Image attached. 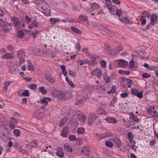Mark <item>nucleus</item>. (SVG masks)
Listing matches in <instances>:
<instances>
[{
  "instance_id": "nucleus-1",
  "label": "nucleus",
  "mask_w": 158,
  "mask_h": 158,
  "mask_svg": "<svg viewBox=\"0 0 158 158\" xmlns=\"http://www.w3.org/2000/svg\"><path fill=\"white\" fill-rule=\"evenodd\" d=\"M11 20L13 22V26L17 29H20L22 26L24 27L25 24L22 23L20 21L19 19L15 17H12Z\"/></svg>"
},
{
  "instance_id": "nucleus-2",
  "label": "nucleus",
  "mask_w": 158,
  "mask_h": 158,
  "mask_svg": "<svg viewBox=\"0 0 158 158\" xmlns=\"http://www.w3.org/2000/svg\"><path fill=\"white\" fill-rule=\"evenodd\" d=\"M148 112L155 118H158V113L156 111L154 106H149L147 109Z\"/></svg>"
},
{
  "instance_id": "nucleus-3",
  "label": "nucleus",
  "mask_w": 158,
  "mask_h": 158,
  "mask_svg": "<svg viewBox=\"0 0 158 158\" xmlns=\"http://www.w3.org/2000/svg\"><path fill=\"white\" fill-rule=\"evenodd\" d=\"M70 113H71L73 115V118H78L79 119L82 114V112L79 110L73 111L70 110H69L66 112V115H70Z\"/></svg>"
},
{
  "instance_id": "nucleus-4",
  "label": "nucleus",
  "mask_w": 158,
  "mask_h": 158,
  "mask_svg": "<svg viewBox=\"0 0 158 158\" xmlns=\"http://www.w3.org/2000/svg\"><path fill=\"white\" fill-rule=\"evenodd\" d=\"M17 55L21 64H23L24 61L25 55L24 52L23 50H19L17 52Z\"/></svg>"
},
{
  "instance_id": "nucleus-5",
  "label": "nucleus",
  "mask_w": 158,
  "mask_h": 158,
  "mask_svg": "<svg viewBox=\"0 0 158 158\" xmlns=\"http://www.w3.org/2000/svg\"><path fill=\"white\" fill-rule=\"evenodd\" d=\"M45 76L46 79L51 83H53L55 81V78L52 77L49 71L47 70L45 71Z\"/></svg>"
},
{
  "instance_id": "nucleus-6",
  "label": "nucleus",
  "mask_w": 158,
  "mask_h": 158,
  "mask_svg": "<svg viewBox=\"0 0 158 158\" xmlns=\"http://www.w3.org/2000/svg\"><path fill=\"white\" fill-rule=\"evenodd\" d=\"M118 65L121 68H125L128 66V62L123 60H120L118 61Z\"/></svg>"
},
{
  "instance_id": "nucleus-7",
  "label": "nucleus",
  "mask_w": 158,
  "mask_h": 158,
  "mask_svg": "<svg viewBox=\"0 0 158 158\" xmlns=\"http://www.w3.org/2000/svg\"><path fill=\"white\" fill-rule=\"evenodd\" d=\"M97 118V117L95 115L89 114L88 118V122L89 125H91Z\"/></svg>"
},
{
  "instance_id": "nucleus-8",
  "label": "nucleus",
  "mask_w": 158,
  "mask_h": 158,
  "mask_svg": "<svg viewBox=\"0 0 158 158\" xmlns=\"http://www.w3.org/2000/svg\"><path fill=\"white\" fill-rule=\"evenodd\" d=\"M91 74L93 75H95L99 77L102 76V71L99 69H96L93 70Z\"/></svg>"
},
{
  "instance_id": "nucleus-9",
  "label": "nucleus",
  "mask_w": 158,
  "mask_h": 158,
  "mask_svg": "<svg viewBox=\"0 0 158 158\" xmlns=\"http://www.w3.org/2000/svg\"><path fill=\"white\" fill-rule=\"evenodd\" d=\"M51 98L49 97H45L41 100V104L42 105L46 106L48 104V102L50 101Z\"/></svg>"
},
{
  "instance_id": "nucleus-10",
  "label": "nucleus",
  "mask_w": 158,
  "mask_h": 158,
  "mask_svg": "<svg viewBox=\"0 0 158 158\" xmlns=\"http://www.w3.org/2000/svg\"><path fill=\"white\" fill-rule=\"evenodd\" d=\"M111 3V1L109 0V11L112 15H115L116 13L117 7L115 6H110V3Z\"/></svg>"
},
{
  "instance_id": "nucleus-11",
  "label": "nucleus",
  "mask_w": 158,
  "mask_h": 158,
  "mask_svg": "<svg viewBox=\"0 0 158 158\" xmlns=\"http://www.w3.org/2000/svg\"><path fill=\"white\" fill-rule=\"evenodd\" d=\"M111 141L118 147H120L121 146V140L119 139L115 138L111 139Z\"/></svg>"
},
{
  "instance_id": "nucleus-12",
  "label": "nucleus",
  "mask_w": 158,
  "mask_h": 158,
  "mask_svg": "<svg viewBox=\"0 0 158 158\" xmlns=\"http://www.w3.org/2000/svg\"><path fill=\"white\" fill-rule=\"evenodd\" d=\"M96 89L99 92H106L108 89L107 87H106V85L97 86Z\"/></svg>"
},
{
  "instance_id": "nucleus-13",
  "label": "nucleus",
  "mask_w": 158,
  "mask_h": 158,
  "mask_svg": "<svg viewBox=\"0 0 158 158\" xmlns=\"http://www.w3.org/2000/svg\"><path fill=\"white\" fill-rule=\"evenodd\" d=\"M69 133L68 129L66 127H64L61 132V136L64 137L66 138Z\"/></svg>"
},
{
  "instance_id": "nucleus-14",
  "label": "nucleus",
  "mask_w": 158,
  "mask_h": 158,
  "mask_svg": "<svg viewBox=\"0 0 158 158\" xmlns=\"http://www.w3.org/2000/svg\"><path fill=\"white\" fill-rule=\"evenodd\" d=\"M14 57V56L12 54L7 53L2 56V59H11Z\"/></svg>"
},
{
  "instance_id": "nucleus-15",
  "label": "nucleus",
  "mask_w": 158,
  "mask_h": 158,
  "mask_svg": "<svg viewBox=\"0 0 158 158\" xmlns=\"http://www.w3.org/2000/svg\"><path fill=\"white\" fill-rule=\"evenodd\" d=\"M96 135L98 136V138L100 139H105L109 136L108 133H105L103 134H97Z\"/></svg>"
},
{
  "instance_id": "nucleus-16",
  "label": "nucleus",
  "mask_w": 158,
  "mask_h": 158,
  "mask_svg": "<svg viewBox=\"0 0 158 158\" xmlns=\"http://www.w3.org/2000/svg\"><path fill=\"white\" fill-rule=\"evenodd\" d=\"M157 17L156 15H152L151 19L150 22L151 24L152 25H154L155 24V22L157 21Z\"/></svg>"
},
{
  "instance_id": "nucleus-17",
  "label": "nucleus",
  "mask_w": 158,
  "mask_h": 158,
  "mask_svg": "<svg viewBox=\"0 0 158 158\" xmlns=\"http://www.w3.org/2000/svg\"><path fill=\"white\" fill-rule=\"evenodd\" d=\"M129 115L130 119L133 120L136 122L139 123L140 122L139 120L137 118V116H135L132 113H130Z\"/></svg>"
},
{
  "instance_id": "nucleus-18",
  "label": "nucleus",
  "mask_w": 158,
  "mask_h": 158,
  "mask_svg": "<svg viewBox=\"0 0 158 158\" xmlns=\"http://www.w3.org/2000/svg\"><path fill=\"white\" fill-rule=\"evenodd\" d=\"M82 153L85 156H88L89 154V151L88 148L87 147H83L82 149Z\"/></svg>"
},
{
  "instance_id": "nucleus-19",
  "label": "nucleus",
  "mask_w": 158,
  "mask_h": 158,
  "mask_svg": "<svg viewBox=\"0 0 158 158\" xmlns=\"http://www.w3.org/2000/svg\"><path fill=\"white\" fill-rule=\"evenodd\" d=\"M38 26L37 22L35 20H34L32 22L31 24L28 26V28L29 29H31L34 27H36Z\"/></svg>"
},
{
  "instance_id": "nucleus-20",
  "label": "nucleus",
  "mask_w": 158,
  "mask_h": 158,
  "mask_svg": "<svg viewBox=\"0 0 158 158\" xmlns=\"http://www.w3.org/2000/svg\"><path fill=\"white\" fill-rule=\"evenodd\" d=\"M56 154L57 156H59L60 158L63 157L64 156L62 150L60 148H57Z\"/></svg>"
},
{
  "instance_id": "nucleus-21",
  "label": "nucleus",
  "mask_w": 158,
  "mask_h": 158,
  "mask_svg": "<svg viewBox=\"0 0 158 158\" xmlns=\"http://www.w3.org/2000/svg\"><path fill=\"white\" fill-rule=\"evenodd\" d=\"M99 7V6L98 5L97 3L94 2L91 4L90 10L91 11H93L94 10L98 9Z\"/></svg>"
},
{
  "instance_id": "nucleus-22",
  "label": "nucleus",
  "mask_w": 158,
  "mask_h": 158,
  "mask_svg": "<svg viewBox=\"0 0 158 158\" xmlns=\"http://www.w3.org/2000/svg\"><path fill=\"white\" fill-rule=\"evenodd\" d=\"M127 137L130 142L132 143L133 141L134 135L131 132H129L127 134Z\"/></svg>"
},
{
  "instance_id": "nucleus-23",
  "label": "nucleus",
  "mask_w": 158,
  "mask_h": 158,
  "mask_svg": "<svg viewBox=\"0 0 158 158\" xmlns=\"http://www.w3.org/2000/svg\"><path fill=\"white\" fill-rule=\"evenodd\" d=\"M119 19L120 21L126 24H129V19L126 17H119Z\"/></svg>"
},
{
  "instance_id": "nucleus-24",
  "label": "nucleus",
  "mask_w": 158,
  "mask_h": 158,
  "mask_svg": "<svg viewBox=\"0 0 158 158\" xmlns=\"http://www.w3.org/2000/svg\"><path fill=\"white\" fill-rule=\"evenodd\" d=\"M50 21L52 24L53 25L55 23L60 21V20L57 18H51L50 19Z\"/></svg>"
},
{
  "instance_id": "nucleus-25",
  "label": "nucleus",
  "mask_w": 158,
  "mask_h": 158,
  "mask_svg": "<svg viewBox=\"0 0 158 158\" xmlns=\"http://www.w3.org/2000/svg\"><path fill=\"white\" fill-rule=\"evenodd\" d=\"M78 19L82 22H84L87 20V16L84 14H82L80 15Z\"/></svg>"
},
{
  "instance_id": "nucleus-26",
  "label": "nucleus",
  "mask_w": 158,
  "mask_h": 158,
  "mask_svg": "<svg viewBox=\"0 0 158 158\" xmlns=\"http://www.w3.org/2000/svg\"><path fill=\"white\" fill-rule=\"evenodd\" d=\"M68 118V117H66L65 118H62L61 120L60 121V122L59 124V126L60 127H62L63 126L65 123L67 122Z\"/></svg>"
},
{
  "instance_id": "nucleus-27",
  "label": "nucleus",
  "mask_w": 158,
  "mask_h": 158,
  "mask_svg": "<svg viewBox=\"0 0 158 158\" xmlns=\"http://www.w3.org/2000/svg\"><path fill=\"white\" fill-rule=\"evenodd\" d=\"M64 148L65 150L67 151L70 152H73L72 149L70 147L68 143L65 144L64 145Z\"/></svg>"
},
{
  "instance_id": "nucleus-28",
  "label": "nucleus",
  "mask_w": 158,
  "mask_h": 158,
  "mask_svg": "<svg viewBox=\"0 0 158 158\" xmlns=\"http://www.w3.org/2000/svg\"><path fill=\"white\" fill-rule=\"evenodd\" d=\"M117 99L116 97H113L110 102V106L113 107L115 106V104L117 102Z\"/></svg>"
},
{
  "instance_id": "nucleus-29",
  "label": "nucleus",
  "mask_w": 158,
  "mask_h": 158,
  "mask_svg": "<svg viewBox=\"0 0 158 158\" xmlns=\"http://www.w3.org/2000/svg\"><path fill=\"white\" fill-rule=\"evenodd\" d=\"M71 29L72 31L77 34H81V31L80 30L75 27H71Z\"/></svg>"
},
{
  "instance_id": "nucleus-30",
  "label": "nucleus",
  "mask_w": 158,
  "mask_h": 158,
  "mask_svg": "<svg viewBox=\"0 0 158 158\" xmlns=\"http://www.w3.org/2000/svg\"><path fill=\"white\" fill-rule=\"evenodd\" d=\"M118 72L120 74L123 75H129L130 74V72L129 71H124L122 69H120L119 70Z\"/></svg>"
},
{
  "instance_id": "nucleus-31",
  "label": "nucleus",
  "mask_w": 158,
  "mask_h": 158,
  "mask_svg": "<svg viewBox=\"0 0 158 158\" xmlns=\"http://www.w3.org/2000/svg\"><path fill=\"white\" fill-rule=\"evenodd\" d=\"M104 80L106 83L109 82V76L107 72H105L103 75Z\"/></svg>"
},
{
  "instance_id": "nucleus-32",
  "label": "nucleus",
  "mask_w": 158,
  "mask_h": 158,
  "mask_svg": "<svg viewBox=\"0 0 158 158\" xmlns=\"http://www.w3.org/2000/svg\"><path fill=\"white\" fill-rule=\"evenodd\" d=\"M77 132L78 134H84L85 133V129L82 127H79L77 129Z\"/></svg>"
},
{
  "instance_id": "nucleus-33",
  "label": "nucleus",
  "mask_w": 158,
  "mask_h": 158,
  "mask_svg": "<svg viewBox=\"0 0 158 158\" xmlns=\"http://www.w3.org/2000/svg\"><path fill=\"white\" fill-rule=\"evenodd\" d=\"M37 85L35 84H32L28 85V87L29 89L33 90L36 89L37 88Z\"/></svg>"
},
{
  "instance_id": "nucleus-34",
  "label": "nucleus",
  "mask_w": 158,
  "mask_h": 158,
  "mask_svg": "<svg viewBox=\"0 0 158 158\" xmlns=\"http://www.w3.org/2000/svg\"><path fill=\"white\" fill-rule=\"evenodd\" d=\"M98 114L100 115L102 114H106V111L103 109L99 107L98 110L97 111Z\"/></svg>"
},
{
  "instance_id": "nucleus-35",
  "label": "nucleus",
  "mask_w": 158,
  "mask_h": 158,
  "mask_svg": "<svg viewBox=\"0 0 158 158\" xmlns=\"http://www.w3.org/2000/svg\"><path fill=\"white\" fill-rule=\"evenodd\" d=\"M142 16H144L145 18L146 17H149L150 16V14L149 12L146 11H144L142 12Z\"/></svg>"
},
{
  "instance_id": "nucleus-36",
  "label": "nucleus",
  "mask_w": 158,
  "mask_h": 158,
  "mask_svg": "<svg viewBox=\"0 0 158 158\" xmlns=\"http://www.w3.org/2000/svg\"><path fill=\"white\" fill-rule=\"evenodd\" d=\"M39 90L43 94H45L47 93V91L46 90L44 87H41L39 88Z\"/></svg>"
},
{
  "instance_id": "nucleus-37",
  "label": "nucleus",
  "mask_w": 158,
  "mask_h": 158,
  "mask_svg": "<svg viewBox=\"0 0 158 158\" xmlns=\"http://www.w3.org/2000/svg\"><path fill=\"white\" fill-rule=\"evenodd\" d=\"M17 35L18 37L22 38L24 35V33L23 31H19L17 33Z\"/></svg>"
},
{
  "instance_id": "nucleus-38",
  "label": "nucleus",
  "mask_w": 158,
  "mask_h": 158,
  "mask_svg": "<svg viewBox=\"0 0 158 158\" xmlns=\"http://www.w3.org/2000/svg\"><path fill=\"white\" fill-rule=\"evenodd\" d=\"M20 131L18 129H15L14 131V133L15 136L16 137L19 136L20 134Z\"/></svg>"
},
{
  "instance_id": "nucleus-39",
  "label": "nucleus",
  "mask_w": 158,
  "mask_h": 158,
  "mask_svg": "<svg viewBox=\"0 0 158 158\" xmlns=\"http://www.w3.org/2000/svg\"><path fill=\"white\" fill-rule=\"evenodd\" d=\"M138 92V91L137 89H133L132 88L131 89V93L132 95H133L135 96Z\"/></svg>"
},
{
  "instance_id": "nucleus-40",
  "label": "nucleus",
  "mask_w": 158,
  "mask_h": 158,
  "mask_svg": "<svg viewBox=\"0 0 158 158\" xmlns=\"http://www.w3.org/2000/svg\"><path fill=\"white\" fill-rule=\"evenodd\" d=\"M65 94L63 93H60L58 95V98L60 99H64L65 98Z\"/></svg>"
},
{
  "instance_id": "nucleus-41",
  "label": "nucleus",
  "mask_w": 158,
  "mask_h": 158,
  "mask_svg": "<svg viewBox=\"0 0 158 158\" xmlns=\"http://www.w3.org/2000/svg\"><path fill=\"white\" fill-rule=\"evenodd\" d=\"M140 19L141 22V23L142 24L144 25L146 24V20L144 16H142Z\"/></svg>"
},
{
  "instance_id": "nucleus-42",
  "label": "nucleus",
  "mask_w": 158,
  "mask_h": 158,
  "mask_svg": "<svg viewBox=\"0 0 158 158\" xmlns=\"http://www.w3.org/2000/svg\"><path fill=\"white\" fill-rule=\"evenodd\" d=\"M90 25L93 26L95 28L97 29H98L99 28V26L98 25L97 23H96L94 22H90Z\"/></svg>"
},
{
  "instance_id": "nucleus-43",
  "label": "nucleus",
  "mask_w": 158,
  "mask_h": 158,
  "mask_svg": "<svg viewBox=\"0 0 158 158\" xmlns=\"http://www.w3.org/2000/svg\"><path fill=\"white\" fill-rule=\"evenodd\" d=\"M117 122V120L115 118L112 117H109V123H115Z\"/></svg>"
},
{
  "instance_id": "nucleus-44",
  "label": "nucleus",
  "mask_w": 158,
  "mask_h": 158,
  "mask_svg": "<svg viewBox=\"0 0 158 158\" xmlns=\"http://www.w3.org/2000/svg\"><path fill=\"white\" fill-rule=\"evenodd\" d=\"M22 94L23 96L28 97L30 95L29 91L28 90H25L23 92Z\"/></svg>"
},
{
  "instance_id": "nucleus-45",
  "label": "nucleus",
  "mask_w": 158,
  "mask_h": 158,
  "mask_svg": "<svg viewBox=\"0 0 158 158\" xmlns=\"http://www.w3.org/2000/svg\"><path fill=\"white\" fill-rule=\"evenodd\" d=\"M116 86L115 85H114L112 86L111 89L110 90V91H109V94L110 93H114L116 91Z\"/></svg>"
},
{
  "instance_id": "nucleus-46",
  "label": "nucleus",
  "mask_w": 158,
  "mask_h": 158,
  "mask_svg": "<svg viewBox=\"0 0 158 158\" xmlns=\"http://www.w3.org/2000/svg\"><path fill=\"white\" fill-rule=\"evenodd\" d=\"M35 114L38 116V117L40 118H41L43 117V113L41 112H39L38 111L35 112Z\"/></svg>"
},
{
  "instance_id": "nucleus-47",
  "label": "nucleus",
  "mask_w": 158,
  "mask_h": 158,
  "mask_svg": "<svg viewBox=\"0 0 158 158\" xmlns=\"http://www.w3.org/2000/svg\"><path fill=\"white\" fill-rule=\"evenodd\" d=\"M86 116L85 115L82 114L78 119L80 120H82L83 122H84L86 120Z\"/></svg>"
},
{
  "instance_id": "nucleus-48",
  "label": "nucleus",
  "mask_w": 158,
  "mask_h": 158,
  "mask_svg": "<svg viewBox=\"0 0 158 158\" xmlns=\"http://www.w3.org/2000/svg\"><path fill=\"white\" fill-rule=\"evenodd\" d=\"M127 83L128 87L130 88L132 85V81L131 80H128L127 81Z\"/></svg>"
},
{
  "instance_id": "nucleus-49",
  "label": "nucleus",
  "mask_w": 158,
  "mask_h": 158,
  "mask_svg": "<svg viewBox=\"0 0 158 158\" xmlns=\"http://www.w3.org/2000/svg\"><path fill=\"white\" fill-rule=\"evenodd\" d=\"M10 123L13 124L14 125H16L17 123V121L15 119L12 118L10 122Z\"/></svg>"
},
{
  "instance_id": "nucleus-50",
  "label": "nucleus",
  "mask_w": 158,
  "mask_h": 158,
  "mask_svg": "<svg viewBox=\"0 0 158 158\" xmlns=\"http://www.w3.org/2000/svg\"><path fill=\"white\" fill-rule=\"evenodd\" d=\"M69 74L71 77H74L76 75V73L72 71L71 70H69Z\"/></svg>"
},
{
  "instance_id": "nucleus-51",
  "label": "nucleus",
  "mask_w": 158,
  "mask_h": 158,
  "mask_svg": "<svg viewBox=\"0 0 158 158\" xmlns=\"http://www.w3.org/2000/svg\"><path fill=\"white\" fill-rule=\"evenodd\" d=\"M120 97L123 98L127 97L128 95L127 93L126 92H123L120 94Z\"/></svg>"
},
{
  "instance_id": "nucleus-52",
  "label": "nucleus",
  "mask_w": 158,
  "mask_h": 158,
  "mask_svg": "<svg viewBox=\"0 0 158 158\" xmlns=\"http://www.w3.org/2000/svg\"><path fill=\"white\" fill-rule=\"evenodd\" d=\"M135 96H136L138 98H141L143 96V92L142 91L139 92H138Z\"/></svg>"
},
{
  "instance_id": "nucleus-53",
  "label": "nucleus",
  "mask_w": 158,
  "mask_h": 158,
  "mask_svg": "<svg viewBox=\"0 0 158 158\" xmlns=\"http://www.w3.org/2000/svg\"><path fill=\"white\" fill-rule=\"evenodd\" d=\"M28 70H30L33 71L34 69V67L31 63H29L28 64Z\"/></svg>"
},
{
  "instance_id": "nucleus-54",
  "label": "nucleus",
  "mask_w": 158,
  "mask_h": 158,
  "mask_svg": "<svg viewBox=\"0 0 158 158\" xmlns=\"http://www.w3.org/2000/svg\"><path fill=\"white\" fill-rule=\"evenodd\" d=\"M100 29L102 31H103L106 33H107L108 32L109 30L107 27H106L104 26H102L101 27Z\"/></svg>"
},
{
  "instance_id": "nucleus-55",
  "label": "nucleus",
  "mask_w": 158,
  "mask_h": 158,
  "mask_svg": "<svg viewBox=\"0 0 158 158\" xmlns=\"http://www.w3.org/2000/svg\"><path fill=\"white\" fill-rule=\"evenodd\" d=\"M69 138L70 140L72 141H74L76 140V136L75 135H69Z\"/></svg>"
},
{
  "instance_id": "nucleus-56",
  "label": "nucleus",
  "mask_w": 158,
  "mask_h": 158,
  "mask_svg": "<svg viewBox=\"0 0 158 158\" xmlns=\"http://www.w3.org/2000/svg\"><path fill=\"white\" fill-rule=\"evenodd\" d=\"M129 67L131 69H132L134 67V62L131 60L130 61Z\"/></svg>"
},
{
  "instance_id": "nucleus-57",
  "label": "nucleus",
  "mask_w": 158,
  "mask_h": 158,
  "mask_svg": "<svg viewBox=\"0 0 158 158\" xmlns=\"http://www.w3.org/2000/svg\"><path fill=\"white\" fill-rule=\"evenodd\" d=\"M115 14L116 15L118 16L119 17L122 15L121 10L120 9L117 10V9L116 13H115Z\"/></svg>"
},
{
  "instance_id": "nucleus-58",
  "label": "nucleus",
  "mask_w": 158,
  "mask_h": 158,
  "mask_svg": "<svg viewBox=\"0 0 158 158\" xmlns=\"http://www.w3.org/2000/svg\"><path fill=\"white\" fill-rule=\"evenodd\" d=\"M100 64L102 67L103 68H105L106 67V64L105 61L104 60L101 61Z\"/></svg>"
},
{
  "instance_id": "nucleus-59",
  "label": "nucleus",
  "mask_w": 158,
  "mask_h": 158,
  "mask_svg": "<svg viewBox=\"0 0 158 158\" xmlns=\"http://www.w3.org/2000/svg\"><path fill=\"white\" fill-rule=\"evenodd\" d=\"M82 52L84 53L85 54H87L89 53V52L88 49L86 48H83L82 49Z\"/></svg>"
},
{
  "instance_id": "nucleus-60",
  "label": "nucleus",
  "mask_w": 158,
  "mask_h": 158,
  "mask_svg": "<svg viewBox=\"0 0 158 158\" xmlns=\"http://www.w3.org/2000/svg\"><path fill=\"white\" fill-rule=\"evenodd\" d=\"M69 22L70 23H80V22L77 20H75L73 19H69Z\"/></svg>"
},
{
  "instance_id": "nucleus-61",
  "label": "nucleus",
  "mask_w": 158,
  "mask_h": 158,
  "mask_svg": "<svg viewBox=\"0 0 158 158\" xmlns=\"http://www.w3.org/2000/svg\"><path fill=\"white\" fill-rule=\"evenodd\" d=\"M76 139L77 144H78V145H81L82 144V140L80 138H77V139Z\"/></svg>"
},
{
  "instance_id": "nucleus-62",
  "label": "nucleus",
  "mask_w": 158,
  "mask_h": 158,
  "mask_svg": "<svg viewBox=\"0 0 158 158\" xmlns=\"http://www.w3.org/2000/svg\"><path fill=\"white\" fill-rule=\"evenodd\" d=\"M95 123L98 126H101V122L99 119H96Z\"/></svg>"
},
{
  "instance_id": "nucleus-63",
  "label": "nucleus",
  "mask_w": 158,
  "mask_h": 158,
  "mask_svg": "<svg viewBox=\"0 0 158 158\" xmlns=\"http://www.w3.org/2000/svg\"><path fill=\"white\" fill-rule=\"evenodd\" d=\"M142 76L144 78H148L150 77V75L147 73H144L142 74Z\"/></svg>"
},
{
  "instance_id": "nucleus-64",
  "label": "nucleus",
  "mask_w": 158,
  "mask_h": 158,
  "mask_svg": "<svg viewBox=\"0 0 158 158\" xmlns=\"http://www.w3.org/2000/svg\"><path fill=\"white\" fill-rule=\"evenodd\" d=\"M7 49L10 52H11L13 50L14 48L12 45H9L7 46Z\"/></svg>"
}]
</instances>
